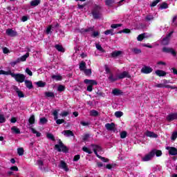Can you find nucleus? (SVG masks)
<instances>
[{"mask_svg": "<svg viewBox=\"0 0 177 177\" xmlns=\"http://www.w3.org/2000/svg\"><path fill=\"white\" fill-rule=\"evenodd\" d=\"M146 21H153L154 20V17L151 15H148L145 17Z\"/></svg>", "mask_w": 177, "mask_h": 177, "instance_id": "obj_34", "label": "nucleus"}, {"mask_svg": "<svg viewBox=\"0 0 177 177\" xmlns=\"http://www.w3.org/2000/svg\"><path fill=\"white\" fill-rule=\"evenodd\" d=\"M84 84L88 85L87 86V91L88 92H92V91L93 90V85H97V82H96V81L88 79L84 80Z\"/></svg>", "mask_w": 177, "mask_h": 177, "instance_id": "obj_5", "label": "nucleus"}, {"mask_svg": "<svg viewBox=\"0 0 177 177\" xmlns=\"http://www.w3.org/2000/svg\"><path fill=\"white\" fill-rule=\"evenodd\" d=\"M122 26L121 24H112L111 26V28H118V27H121Z\"/></svg>", "mask_w": 177, "mask_h": 177, "instance_id": "obj_61", "label": "nucleus"}, {"mask_svg": "<svg viewBox=\"0 0 177 177\" xmlns=\"http://www.w3.org/2000/svg\"><path fill=\"white\" fill-rule=\"evenodd\" d=\"M18 63H20L19 61V59H17L15 61L11 62L10 63V66H12V67H15Z\"/></svg>", "mask_w": 177, "mask_h": 177, "instance_id": "obj_53", "label": "nucleus"}, {"mask_svg": "<svg viewBox=\"0 0 177 177\" xmlns=\"http://www.w3.org/2000/svg\"><path fill=\"white\" fill-rule=\"evenodd\" d=\"M25 85L28 89H32V82L30 80H25Z\"/></svg>", "mask_w": 177, "mask_h": 177, "instance_id": "obj_26", "label": "nucleus"}, {"mask_svg": "<svg viewBox=\"0 0 177 177\" xmlns=\"http://www.w3.org/2000/svg\"><path fill=\"white\" fill-rule=\"evenodd\" d=\"M39 3H41V0H32L30 1V6H38Z\"/></svg>", "mask_w": 177, "mask_h": 177, "instance_id": "obj_27", "label": "nucleus"}, {"mask_svg": "<svg viewBox=\"0 0 177 177\" xmlns=\"http://www.w3.org/2000/svg\"><path fill=\"white\" fill-rule=\"evenodd\" d=\"M30 129L32 133H35L37 138H39V136H41V133L37 131V130H35L34 128H31Z\"/></svg>", "mask_w": 177, "mask_h": 177, "instance_id": "obj_40", "label": "nucleus"}, {"mask_svg": "<svg viewBox=\"0 0 177 177\" xmlns=\"http://www.w3.org/2000/svg\"><path fill=\"white\" fill-rule=\"evenodd\" d=\"M66 87L63 85H59L57 87V91L58 92H64V91H65Z\"/></svg>", "mask_w": 177, "mask_h": 177, "instance_id": "obj_45", "label": "nucleus"}, {"mask_svg": "<svg viewBox=\"0 0 177 177\" xmlns=\"http://www.w3.org/2000/svg\"><path fill=\"white\" fill-rule=\"evenodd\" d=\"M37 165H38L39 169H44V162L41 160H38L37 162Z\"/></svg>", "mask_w": 177, "mask_h": 177, "instance_id": "obj_32", "label": "nucleus"}, {"mask_svg": "<svg viewBox=\"0 0 177 177\" xmlns=\"http://www.w3.org/2000/svg\"><path fill=\"white\" fill-rule=\"evenodd\" d=\"M55 48L57 49V50H58V52L64 53V48H63L62 46L57 44V45H55Z\"/></svg>", "mask_w": 177, "mask_h": 177, "instance_id": "obj_33", "label": "nucleus"}, {"mask_svg": "<svg viewBox=\"0 0 177 177\" xmlns=\"http://www.w3.org/2000/svg\"><path fill=\"white\" fill-rule=\"evenodd\" d=\"M166 120H167V121H169V122L174 121V120H177V112L169 113L167 116Z\"/></svg>", "mask_w": 177, "mask_h": 177, "instance_id": "obj_14", "label": "nucleus"}, {"mask_svg": "<svg viewBox=\"0 0 177 177\" xmlns=\"http://www.w3.org/2000/svg\"><path fill=\"white\" fill-rule=\"evenodd\" d=\"M83 151H85V153H88V154H92V151L86 147H84L82 148Z\"/></svg>", "mask_w": 177, "mask_h": 177, "instance_id": "obj_46", "label": "nucleus"}, {"mask_svg": "<svg viewBox=\"0 0 177 177\" xmlns=\"http://www.w3.org/2000/svg\"><path fill=\"white\" fill-rule=\"evenodd\" d=\"M105 128L107 129V131H112L113 132H115V124H114V123L106 124Z\"/></svg>", "mask_w": 177, "mask_h": 177, "instance_id": "obj_16", "label": "nucleus"}, {"mask_svg": "<svg viewBox=\"0 0 177 177\" xmlns=\"http://www.w3.org/2000/svg\"><path fill=\"white\" fill-rule=\"evenodd\" d=\"M96 48L97 49V50H100V52H104V50L103 49V48H102V46L99 44H95Z\"/></svg>", "mask_w": 177, "mask_h": 177, "instance_id": "obj_51", "label": "nucleus"}, {"mask_svg": "<svg viewBox=\"0 0 177 177\" xmlns=\"http://www.w3.org/2000/svg\"><path fill=\"white\" fill-rule=\"evenodd\" d=\"M105 3L106 6H113L114 3H118V1L117 0H105Z\"/></svg>", "mask_w": 177, "mask_h": 177, "instance_id": "obj_20", "label": "nucleus"}, {"mask_svg": "<svg viewBox=\"0 0 177 177\" xmlns=\"http://www.w3.org/2000/svg\"><path fill=\"white\" fill-rule=\"evenodd\" d=\"M160 9H168V4L167 3H162L160 5Z\"/></svg>", "mask_w": 177, "mask_h": 177, "instance_id": "obj_59", "label": "nucleus"}, {"mask_svg": "<svg viewBox=\"0 0 177 177\" xmlns=\"http://www.w3.org/2000/svg\"><path fill=\"white\" fill-rule=\"evenodd\" d=\"M53 80H55V81H62V76L59 75H53L52 76Z\"/></svg>", "mask_w": 177, "mask_h": 177, "instance_id": "obj_36", "label": "nucleus"}, {"mask_svg": "<svg viewBox=\"0 0 177 177\" xmlns=\"http://www.w3.org/2000/svg\"><path fill=\"white\" fill-rule=\"evenodd\" d=\"M47 138L50 139V140H55V136H53V134L50 133H47Z\"/></svg>", "mask_w": 177, "mask_h": 177, "instance_id": "obj_58", "label": "nucleus"}, {"mask_svg": "<svg viewBox=\"0 0 177 177\" xmlns=\"http://www.w3.org/2000/svg\"><path fill=\"white\" fill-rule=\"evenodd\" d=\"M62 135H64V136L70 137V136H74V133H73V131L71 130H65L62 132Z\"/></svg>", "mask_w": 177, "mask_h": 177, "instance_id": "obj_21", "label": "nucleus"}, {"mask_svg": "<svg viewBox=\"0 0 177 177\" xmlns=\"http://www.w3.org/2000/svg\"><path fill=\"white\" fill-rule=\"evenodd\" d=\"M112 95L113 96H120V95H122V91L118 88H115L112 91Z\"/></svg>", "mask_w": 177, "mask_h": 177, "instance_id": "obj_22", "label": "nucleus"}, {"mask_svg": "<svg viewBox=\"0 0 177 177\" xmlns=\"http://www.w3.org/2000/svg\"><path fill=\"white\" fill-rule=\"evenodd\" d=\"M3 53L6 55L8 53H10V50H9L8 48L5 47L3 48Z\"/></svg>", "mask_w": 177, "mask_h": 177, "instance_id": "obj_62", "label": "nucleus"}, {"mask_svg": "<svg viewBox=\"0 0 177 177\" xmlns=\"http://www.w3.org/2000/svg\"><path fill=\"white\" fill-rule=\"evenodd\" d=\"M113 30H107L104 32L105 35H109L111 34V35H114V33L113 32Z\"/></svg>", "mask_w": 177, "mask_h": 177, "instance_id": "obj_57", "label": "nucleus"}, {"mask_svg": "<svg viewBox=\"0 0 177 177\" xmlns=\"http://www.w3.org/2000/svg\"><path fill=\"white\" fill-rule=\"evenodd\" d=\"M124 32V34H129L131 32V30L129 29H123L122 30H120L118 32V34H122Z\"/></svg>", "mask_w": 177, "mask_h": 177, "instance_id": "obj_44", "label": "nucleus"}, {"mask_svg": "<svg viewBox=\"0 0 177 177\" xmlns=\"http://www.w3.org/2000/svg\"><path fill=\"white\" fill-rule=\"evenodd\" d=\"M17 153L19 156H23V154H24V149H23V148H18L17 149Z\"/></svg>", "mask_w": 177, "mask_h": 177, "instance_id": "obj_47", "label": "nucleus"}, {"mask_svg": "<svg viewBox=\"0 0 177 177\" xmlns=\"http://www.w3.org/2000/svg\"><path fill=\"white\" fill-rule=\"evenodd\" d=\"M28 122H29V124H30V125H32L33 124H35V116L34 115H32L30 117V118H29V120H28Z\"/></svg>", "mask_w": 177, "mask_h": 177, "instance_id": "obj_30", "label": "nucleus"}, {"mask_svg": "<svg viewBox=\"0 0 177 177\" xmlns=\"http://www.w3.org/2000/svg\"><path fill=\"white\" fill-rule=\"evenodd\" d=\"M58 113L59 110H54L53 112V115L54 116L55 121H56V124H57V125H60L61 124H63V122H64V119H58Z\"/></svg>", "mask_w": 177, "mask_h": 177, "instance_id": "obj_7", "label": "nucleus"}, {"mask_svg": "<svg viewBox=\"0 0 177 177\" xmlns=\"http://www.w3.org/2000/svg\"><path fill=\"white\" fill-rule=\"evenodd\" d=\"M80 158H81V156L80 155H75L73 158V161H78V160H80Z\"/></svg>", "mask_w": 177, "mask_h": 177, "instance_id": "obj_64", "label": "nucleus"}, {"mask_svg": "<svg viewBox=\"0 0 177 177\" xmlns=\"http://www.w3.org/2000/svg\"><path fill=\"white\" fill-rule=\"evenodd\" d=\"M162 83L155 84V88H166L167 89H177L176 86H171L168 84H172V82L167 80H163Z\"/></svg>", "mask_w": 177, "mask_h": 177, "instance_id": "obj_4", "label": "nucleus"}, {"mask_svg": "<svg viewBox=\"0 0 177 177\" xmlns=\"http://www.w3.org/2000/svg\"><path fill=\"white\" fill-rule=\"evenodd\" d=\"M25 73H26L28 75H30V77H32V72L31 70H30V68H27L25 71Z\"/></svg>", "mask_w": 177, "mask_h": 177, "instance_id": "obj_56", "label": "nucleus"}, {"mask_svg": "<svg viewBox=\"0 0 177 177\" xmlns=\"http://www.w3.org/2000/svg\"><path fill=\"white\" fill-rule=\"evenodd\" d=\"M100 6H95L92 11V15L94 19H100Z\"/></svg>", "mask_w": 177, "mask_h": 177, "instance_id": "obj_6", "label": "nucleus"}, {"mask_svg": "<svg viewBox=\"0 0 177 177\" xmlns=\"http://www.w3.org/2000/svg\"><path fill=\"white\" fill-rule=\"evenodd\" d=\"M16 93H17L19 97H24V94L23 92L19 90V88L16 89Z\"/></svg>", "mask_w": 177, "mask_h": 177, "instance_id": "obj_42", "label": "nucleus"}, {"mask_svg": "<svg viewBox=\"0 0 177 177\" xmlns=\"http://www.w3.org/2000/svg\"><path fill=\"white\" fill-rule=\"evenodd\" d=\"M155 73L156 74V75H158V77H165V75H167V73L161 70L156 71Z\"/></svg>", "mask_w": 177, "mask_h": 177, "instance_id": "obj_19", "label": "nucleus"}, {"mask_svg": "<svg viewBox=\"0 0 177 177\" xmlns=\"http://www.w3.org/2000/svg\"><path fill=\"white\" fill-rule=\"evenodd\" d=\"M176 138H177V131L172 133L171 139V140L175 141L176 140Z\"/></svg>", "mask_w": 177, "mask_h": 177, "instance_id": "obj_41", "label": "nucleus"}, {"mask_svg": "<svg viewBox=\"0 0 177 177\" xmlns=\"http://www.w3.org/2000/svg\"><path fill=\"white\" fill-rule=\"evenodd\" d=\"M144 38H147V35L146 33L139 35L137 37L138 41H143Z\"/></svg>", "mask_w": 177, "mask_h": 177, "instance_id": "obj_31", "label": "nucleus"}, {"mask_svg": "<svg viewBox=\"0 0 177 177\" xmlns=\"http://www.w3.org/2000/svg\"><path fill=\"white\" fill-rule=\"evenodd\" d=\"M171 35H172V32L169 33L165 37L162 39L161 44L162 45H168V44H169V39L171 38Z\"/></svg>", "mask_w": 177, "mask_h": 177, "instance_id": "obj_13", "label": "nucleus"}, {"mask_svg": "<svg viewBox=\"0 0 177 177\" xmlns=\"http://www.w3.org/2000/svg\"><path fill=\"white\" fill-rule=\"evenodd\" d=\"M128 135V133L126 131H123L120 133V138L121 139H125L127 138V136Z\"/></svg>", "mask_w": 177, "mask_h": 177, "instance_id": "obj_37", "label": "nucleus"}, {"mask_svg": "<svg viewBox=\"0 0 177 177\" xmlns=\"http://www.w3.org/2000/svg\"><path fill=\"white\" fill-rule=\"evenodd\" d=\"M45 95L47 97H55V93L53 92H46Z\"/></svg>", "mask_w": 177, "mask_h": 177, "instance_id": "obj_38", "label": "nucleus"}, {"mask_svg": "<svg viewBox=\"0 0 177 177\" xmlns=\"http://www.w3.org/2000/svg\"><path fill=\"white\" fill-rule=\"evenodd\" d=\"M30 56V53H27L26 55H22L21 57L18 58V60L20 62H26L27 60V57Z\"/></svg>", "mask_w": 177, "mask_h": 177, "instance_id": "obj_24", "label": "nucleus"}, {"mask_svg": "<svg viewBox=\"0 0 177 177\" xmlns=\"http://www.w3.org/2000/svg\"><path fill=\"white\" fill-rule=\"evenodd\" d=\"M55 150L57 151H63L64 153H67V147L63 145L62 141L59 142V145H55Z\"/></svg>", "mask_w": 177, "mask_h": 177, "instance_id": "obj_8", "label": "nucleus"}, {"mask_svg": "<svg viewBox=\"0 0 177 177\" xmlns=\"http://www.w3.org/2000/svg\"><path fill=\"white\" fill-rule=\"evenodd\" d=\"M109 80L111 81V82H114V81H117L118 80V76H114L113 74H109Z\"/></svg>", "mask_w": 177, "mask_h": 177, "instance_id": "obj_28", "label": "nucleus"}, {"mask_svg": "<svg viewBox=\"0 0 177 177\" xmlns=\"http://www.w3.org/2000/svg\"><path fill=\"white\" fill-rule=\"evenodd\" d=\"M90 148L92 149V150L94 151L95 156H97V157H98V158H100V160H102V161H103V162H109V158L102 157L99 154H97V153H100L102 151V147H100V145H91L90 146Z\"/></svg>", "mask_w": 177, "mask_h": 177, "instance_id": "obj_3", "label": "nucleus"}, {"mask_svg": "<svg viewBox=\"0 0 177 177\" xmlns=\"http://www.w3.org/2000/svg\"><path fill=\"white\" fill-rule=\"evenodd\" d=\"M39 122L40 124H46V122H48V119H46V118H41L39 120Z\"/></svg>", "mask_w": 177, "mask_h": 177, "instance_id": "obj_54", "label": "nucleus"}, {"mask_svg": "<svg viewBox=\"0 0 177 177\" xmlns=\"http://www.w3.org/2000/svg\"><path fill=\"white\" fill-rule=\"evenodd\" d=\"M6 34L8 35V37H16L17 36V32L16 30H13L12 28H8L6 31Z\"/></svg>", "mask_w": 177, "mask_h": 177, "instance_id": "obj_12", "label": "nucleus"}, {"mask_svg": "<svg viewBox=\"0 0 177 177\" xmlns=\"http://www.w3.org/2000/svg\"><path fill=\"white\" fill-rule=\"evenodd\" d=\"M153 72V68L150 66H144L141 69V73L142 74H150V73Z\"/></svg>", "mask_w": 177, "mask_h": 177, "instance_id": "obj_9", "label": "nucleus"}, {"mask_svg": "<svg viewBox=\"0 0 177 177\" xmlns=\"http://www.w3.org/2000/svg\"><path fill=\"white\" fill-rule=\"evenodd\" d=\"M68 114H69L68 111H62V112L59 114V115H60L61 117H62V118H64V117H67V115H68Z\"/></svg>", "mask_w": 177, "mask_h": 177, "instance_id": "obj_50", "label": "nucleus"}, {"mask_svg": "<svg viewBox=\"0 0 177 177\" xmlns=\"http://www.w3.org/2000/svg\"><path fill=\"white\" fill-rule=\"evenodd\" d=\"M11 131H12V132L16 134L20 133V129L15 126L11 128Z\"/></svg>", "mask_w": 177, "mask_h": 177, "instance_id": "obj_35", "label": "nucleus"}, {"mask_svg": "<svg viewBox=\"0 0 177 177\" xmlns=\"http://www.w3.org/2000/svg\"><path fill=\"white\" fill-rule=\"evenodd\" d=\"M124 78H131V75L127 71H124L118 76V80H122Z\"/></svg>", "mask_w": 177, "mask_h": 177, "instance_id": "obj_15", "label": "nucleus"}, {"mask_svg": "<svg viewBox=\"0 0 177 177\" xmlns=\"http://www.w3.org/2000/svg\"><path fill=\"white\" fill-rule=\"evenodd\" d=\"M123 113L122 111H116L115 113V116L117 118H120L121 117H122L123 115Z\"/></svg>", "mask_w": 177, "mask_h": 177, "instance_id": "obj_43", "label": "nucleus"}, {"mask_svg": "<svg viewBox=\"0 0 177 177\" xmlns=\"http://www.w3.org/2000/svg\"><path fill=\"white\" fill-rule=\"evenodd\" d=\"M59 167L61 168V169H64L66 172H68L69 169L67 167V163H66L64 161L61 160L60 163L59 165Z\"/></svg>", "mask_w": 177, "mask_h": 177, "instance_id": "obj_17", "label": "nucleus"}, {"mask_svg": "<svg viewBox=\"0 0 177 177\" xmlns=\"http://www.w3.org/2000/svg\"><path fill=\"white\" fill-rule=\"evenodd\" d=\"M154 156H156V157H161V156H162V151L160 150L153 149L142 158V161H150Z\"/></svg>", "mask_w": 177, "mask_h": 177, "instance_id": "obj_2", "label": "nucleus"}, {"mask_svg": "<svg viewBox=\"0 0 177 177\" xmlns=\"http://www.w3.org/2000/svg\"><path fill=\"white\" fill-rule=\"evenodd\" d=\"M132 52L134 53L136 55H139V53H142V50H140V49L138 48H133Z\"/></svg>", "mask_w": 177, "mask_h": 177, "instance_id": "obj_52", "label": "nucleus"}, {"mask_svg": "<svg viewBox=\"0 0 177 177\" xmlns=\"http://www.w3.org/2000/svg\"><path fill=\"white\" fill-rule=\"evenodd\" d=\"M35 84L37 85V88H44L46 85V82L42 81L36 82Z\"/></svg>", "mask_w": 177, "mask_h": 177, "instance_id": "obj_23", "label": "nucleus"}, {"mask_svg": "<svg viewBox=\"0 0 177 177\" xmlns=\"http://www.w3.org/2000/svg\"><path fill=\"white\" fill-rule=\"evenodd\" d=\"M99 114V113L97 111L92 110L90 112V115H92L93 117H97V115Z\"/></svg>", "mask_w": 177, "mask_h": 177, "instance_id": "obj_49", "label": "nucleus"}, {"mask_svg": "<svg viewBox=\"0 0 177 177\" xmlns=\"http://www.w3.org/2000/svg\"><path fill=\"white\" fill-rule=\"evenodd\" d=\"M158 2H160V0H156L155 1H153L151 5L150 6L151 7H154V6H157V3H158Z\"/></svg>", "mask_w": 177, "mask_h": 177, "instance_id": "obj_63", "label": "nucleus"}, {"mask_svg": "<svg viewBox=\"0 0 177 177\" xmlns=\"http://www.w3.org/2000/svg\"><path fill=\"white\" fill-rule=\"evenodd\" d=\"M4 122H6V118H5V115L0 114V124H3Z\"/></svg>", "mask_w": 177, "mask_h": 177, "instance_id": "obj_39", "label": "nucleus"}, {"mask_svg": "<svg viewBox=\"0 0 177 177\" xmlns=\"http://www.w3.org/2000/svg\"><path fill=\"white\" fill-rule=\"evenodd\" d=\"M162 52L165 53H171L174 56H176V52H175L174 49L172 48L164 47L162 48Z\"/></svg>", "mask_w": 177, "mask_h": 177, "instance_id": "obj_11", "label": "nucleus"}, {"mask_svg": "<svg viewBox=\"0 0 177 177\" xmlns=\"http://www.w3.org/2000/svg\"><path fill=\"white\" fill-rule=\"evenodd\" d=\"M145 135L147 138H153V139H156V138H158V135H157L156 133H155L153 131H147L145 133Z\"/></svg>", "mask_w": 177, "mask_h": 177, "instance_id": "obj_18", "label": "nucleus"}, {"mask_svg": "<svg viewBox=\"0 0 177 177\" xmlns=\"http://www.w3.org/2000/svg\"><path fill=\"white\" fill-rule=\"evenodd\" d=\"M0 75H10L12 78H14V80L19 84H22V82L26 81V75L21 73H15L10 69L8 71L0 70Z\"/></svg>", "mask_w": 177, "mask_h": 177, "instance_id": "obj_1", "label": "nucleus"}, {"mask_svg": "<svg viewBox=\"0 0 177 177\" xmlns=\"http://www.w3.org/2000/svg\"><path fill=\"white\" fill-rule=\"evenodd\" d=\"M121 55H122V51L121 50L114 51L111 53L112 57H118V56H121Z\"/></svg>", "mask_w": 177, "mask_h": 177, "instance_id": "obj_25", "label": "nucleus"}, {"mask_svg": "<svg viewBox=\"0 0 177 177\" xmlns=\"http://www.w3.org/2000/svg\"><path fill=\"white\" fill-rule=\"evenodd\" d=\"M99 35V32L97 31H94L93 32L91 37H93V38H96V37H98Z\"/></svg>", "mask_w": 177, "mask_h": 177, "instance_id": "obj_60", "label": "nucleus"}, {"mask_svg": "<svg viewBox=\"0 0 177 177\" xmlns=\"http://www.w3.org/2000/svg\"><path fill=\"white\" fill-rule=\"evenodd\" d=\"M86 69V64L84 62H82L80 64V71H84Z\"/></svg>", "mask_w": 177, "mask_h": 177, "instance_id": "obj_29", "label": "nucleus"}, {"mask_svg": "<svg viewBox=\"0 0 177 177\" xmlns=\"http://www.w3.org/2000/svg\"><path fill=\"white\" fill-rule=\"evenodd\" d=\"M104 68H105L106 74H111V71L110 70V68L109 67V66L105 65Z\"/></svg>", "mask_w": 177, "mask_h": 177, "instance_id": "obj_55", "label": "nucleus"}, {"mask_svg": "<svg viewBox=\"0 0 177 177\" xmlns=\"http://www.w3.org/2000/svg\"><path fill=\"white\" fill-rule=\"evenodd\" d=\"M166 150H168L170 156H177V149L172 147H166Z\"/></svg>", "mask_w": 177, "mask_h": 177, "instance_id": "obj_10", "label": "nucleus"}, {"mask_svg": "<svg viewBox=\"0 0 177 177\" xmlns=\"http://www.w3.org/2000/svg\"><path fill=\"white\" fill-rule=\"evenodd\" d=\"M85 75H91L92 74V69H86L83 71Z\"/></svg>", "mask_w": 177, "mask_h": 177, "instance_id": "obj_48", "label": "nucleus"}]
</instances>
